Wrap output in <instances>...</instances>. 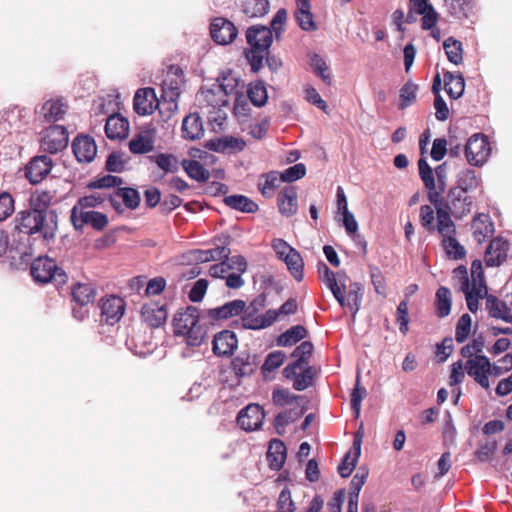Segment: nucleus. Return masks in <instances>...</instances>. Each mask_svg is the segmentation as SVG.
<instances>
[{"instance_id": "62", "label": "nucleus", "mask_w": 512, "mask_h": 512, "mask_svg": "<svg viewBox=\"0 0 512 512\" xmlns=\"http://www.w3.org/2000/svg\"><path fill=\"white\" fill-rule=\"evenodd\" d=\"M450 14L456 18L467 17L471 9V0H445Z\"/></svg>"}, {"instance_id": "16", "label": "nucleus", "mask_w": 512, "mask_h": 512, "mask_svg": "<svg viewBox=\"0 0 512 512\" xmlns=\"http://www.w3.org/2000/svg\"><path fill=\"white\" fill-rule=\"evenodd\" d=\"M204 147L217 153L236 154L245 149L246 142L242 138L228 135L210 139Z\"/></svg>"}, {"instance_id": "41", "label": "nucleus", "mask_w": 512, "mask_h": 512, "mask_svg": "<svg viewBox=\"0 0 512 512\" xmlns=\"http://www.w3.org/2000/svg\"><path fill=\"white\" fill-rule=\"evenodd\" d=\"M72 299L80 306L92 303L96 297V290L92 284L77 283L72 288Z\"/></svg>"}, {"instance_id": "26", "label": "nucleus", "mask_w": 512, "mask_h": 512, "mask_svg": "<svg viewBox=\"0 0 512 512\" xmlns=\"http://www.w3.org/2000/svg\"><path fill=\"white\" fill-rule=\"evenodd\" d=\"M246 39L251 47L269 49L273 41L272 29L263 25H253L247 29Z\"/></svg>"}, {"instance_id": "54", "label": "nucleus", "mask_w": 512, "mask_h": 512, "mask_svg": "<svg viewBox=\"0 0 512 512\" xmlns=\"http://www.w3.org/2000/svg\"><path fill=\"white\" fill-rule=\"evenodd\" d=\"M247 95L251 103L256 107L264 106L268 99L266 87L261 81L251 84L248 87Z\"/></svg>"}, {"instance_id": "50", "label": "nucleus", "mask_w": 512, "mask_h": 512, "mask_svg": "<svg viewBox=\"0 0 512 512\" xmlns=\"http://www.w3.org/2000/svg\"><path fill=\"white\" fill-rule=\"evenodd\" d=\"M292 276L297 280L301 281L303 278V260L300 253L294 249L290 254L283 260Z\"/></svg>"}, {"instance_id": "53", "label": "nucleus", "mask_w": 512, "mask_h": 512, "mask_svg": "<svg viewBox=\"0 0 512 512\" xmlns=\"http://www.w3.org/2000/svg\"><path fill=\"white\" fill-rule=\"evenodd\" d=\"M129 158L122 151H114L110 153L106 159L105 168L109 172L121 173L125 170V165Z\"/></svg>"}, {"instance_id": "5", "label": "nucleus", "mask_w": 512, "mask_h": 512, "mask_svg": "<svg viewBox=\"0 0 512 512\" xmlns=\"http://www.w3.org/2000/svg\"><path fill=\"white\" fill-rule=\"evenodd\" d=\"M471 273L474 284L471 285L468 278L465 277L461 284V290L465 294L467 307L470 312L476 313L478 310V301L482 298V287L484 286L483 271L481 263L474 261L471 265Z\"/></svg>"}, {"instance_id": "4", "label": "nucleus", "mask_w": 512, "mask_h": 512, "mask_svg": "<svg viewBox=\"0 0 512 512\" xmlns=\"http://www.w3.org/2000/svg\"><path fill=\"white\" fill-rule=\"evenodd\" d=\"M33 279L39 283L54 281L57 284H64L67 281L66 272L57 266L54 259L49 257H38L30 267Z\"/></svg>"}, {"instance_id": "35", "label": "nucleus", "mask_w": 512, "mask_h": 512, "mask_svg": "<svg viewBox=\"0 0 512 512\" xmlns=\"http://www.w3.org/2000/svg\"><path fill=\"white\" fill-rule=\"evenodd\" d=\"M181 131L182 137L186 140L199 139L204 133L200 115L196 112L187 115L183 119Z\"/></svg>"}, {"instance_id": "40", "label": "nucleus", "mask_w": 512, "mask_h": 512, "mask_svg": "<svg viewBox=\"0 0 512 512\" xmlns=\"http://www.w3.org/2000/svg\"><path fill=\"white\" fill-rule=\"evenodd\" d=\"M223 202L231 209L243 213H255L258 210V205L252 199L245 195L234 194L225 196Z\"/></svg>"}, {"instance_id": "42", "label": "nucleus", "mask_w": 512, "mask_h": 512, "mask_svg": "<svg viewBox=\"0 0 512 512\" xmlns=\"http://www.w3.org/2000/svg\"><path fill=\"white\" fill-rule=\"evenodd\" d=\"M307 330L302 325H295L281 333L277 339L276 344L280 347H288L296 344L306 337Z\"/></svg>"}, {"instance_id": "57", "label": "nucleus", "mask_w": 512, "mask_h": 512, "mask_svg": "<svg viewBox=\"0 0 512 512\" xmlns=\"http://www.w3.org/2000/svg\"><path fill=\"white\" fill-rule=\"evenodd\" d=\"M442 246L446 254L455 260L462 259L466 254L464 247L457 241L455 235L442 238Z\"/></svg>"}, {"instance_id": "58", "label": "nucleus", "mask_w": 512, "mask_h": 512, "mask_svg": "<svg viewBox=\"0 0 512 512\" xmlns=\"http://www.w3.org/2000/svg\"><path fill=\"white\" fill-rule=\"evenodd\" d=\"M201 92L205 103L214 109H220L229 104V100L220 96L214 84L208 89H203Z\"/></svg>"}, {"instance_id": "52", "label": "nucleus", "mask_w": 512, "mask_h": 512, "mask_svg": "<svg viewBox=\"0 0 512 512\" xmlns=\"http://www.w3.org/2000/svg\"><path fill=\"white\" fill-rule=\"evenodd\" d=\"M274 404L278 406L294 405L299 402L305 403L303 396L294 395L288 389H275L272 393Z\"/></svg>"}, {"instance_id": "48", "label": "nucleus", "mask_w": 512, "mask_h": 512, "mask_svg": "<svg viewBox=\"0 0 512 512\" xmlns=\"http://www.w3.org/2000/svg\"><path fill=\"white\" fill-rule=\"evenodd\" d=\"M53 197V194L49 191H36L30 197V208L41 210L42 214L44 212H56V210L49 208Z\"/></svg>"}, {"instance_id": "39", "label": "nucleus", "mask_w": 512, "mask_h": 512, "mask_svg": "<svg viewBox=\"0 0 512 512\" xmlns=\"http://www.w3.org/2000/svg\"><path fill=\"white\" fill-rule=\"evenodd\" d=\"M451 211L445 207L438 208L436 212L435 231H437L442 238L456 235V226L451 219Z\"/></svg>"}, {"instance_id": "51", "label": "nucleus", "mask_w": 512, "mask_h": 512, "mask_svg": "<svg viewBox=\"0 0 512 512\" xmlns=\"http://www.w3.org/2000/svg\"><path fill=\"white\" fill-rule=\"evenodd\" d=\"M269 0H246L243 11L248 17H262L269 11Z\"/></svg>"}, {"instance_id": "36", "label": "nucleus", "mask_w": 512, "mask_h": 512, "mask_svg": "<svg viewBox=\"0 0 512 512\" xmlns=\"http://www.w3.org/2000/svg\"><path fill=\"white\" fill-rule=\"evenodd\" d=\"M279 212L284 216H292L297 211V192L292 186L285 187L277 198Z\"/></svg>"}, {"instance_id": "23", "label": "nucleus", "mask_w": 512, "mask_h": 512, "mask_svg": "<svg viewBox=\"0 0 512 512\" xmlns=\"http://www.w3.org/2000/svg\"><path fill=\"white\" fill-rule=\"evenodd\" d=\"M361 444H362V433L358 431L353 440V445L350 450L345 454L342 461L338 465V473L342 478H347L351 475L352 471L355 469L358 459L361 454Z\"/></svg>"}, {"instance_id": "21", "label": "nucleus", "mask_w": 512, "mask_h": 512, "mask_svg": "<svg viewBox=\"0 0 512 512\" xmlns=\"http://www.w3.org/2000/svg\"><path fill=\"white\" fill-rule=\"evenodd\" d=\"M312 352L313 344L311 342L303 341L298 345L290 355L292 362L283 369V376H294L295 371L301 366H309L308 360L311 357Z\"/></svg>"}, {"instance_id": "30", "label": "nucleus", "mask_w": 512, "mask_h": 512, "mask_svg": "<svg viewBox=\"0 0 512 512\" xmlns=\"http://www.w3.org/2000/svg\"><path fill=\"white\" fill-rule=\"evenodd\" d=\"M225 240H230V237L226 236ZM226 244H228V242L224 241L222 246H218L213 249L191 250L189 251L190 259L200 263L222 260L224 257H227V255L230 254V249L226 246Z\"/></svg>"}, {"instance_id": "59", "label": "nucleus", "mask_w": 512, "mask_h": 512, "mask_svg": "<svg viewBox=\"0 0 512 512\" xmlns=\"http://www.w3.org/2000/svg\"><path fill=\"white\" fill-rule=\"evenodd\" d=\"M366 388L360 386V373H357L355 386L351 392V409L356 417H359L362 400L366 397Z\"/></svg>"}, {"instance_id": "31", "label": "nucleus", "mask_w": 512, "mask_h": 512, "mask_svg": "<svg viewBox=\"0 0 512 512\" xmlns=\"http://www.w3.org/2000/svg\"><path fill=\"white\" fill-rule=\"evenodd\" d=\"M482 180L480 176H478L475 170L470 168H465L457 174L456 177V185L452 188L457 190H462L466 193H470L474 195V192L481 188Z\"/></svg>"}, {"instance_id": "10", "label": "nucleus", "mask_w": 512, "mask_h": 512, "mask_svg": "<svg viewBox=\"0 0 512 512\" xmlns=\"http://www.w3.org/2000/svg\"><path fill=\"white\" fill-rule=\"evenodd\" d=\"M465 364L466 373L483 389L490 388L487 370L490 367V360L485 355H476L471 359H467Z\"/></svg>"}, {"instance_id": "49", "label": "nucleus", "mask_w": 512, "mask_h": 512, "mask_svg": "<svg viewBox=\"0 0 512 512\" xmlns=\"http://www.w3.org/2000/svg\"><path fill=\"white\" fill-rule=\"evenodd\" d=\"M443 48L445 50L448 60L451 63H453L455 65H459L462 63L463 48H462V43L460 41L456 40L453 37H448L443 42Z\"/></svg>"}, {"instance_id": "38", "label": "nucleus", "mask_w": 512, "mask_h": 512, "mask_svg": "<svg viewBox=\"0 0 512 512\" xmlns=\"http://www.w3.org/2000/svg\"><path fill=\"white\" fill-rule=\"evenodd\" d=\"M444 89L451 99L460 98L465 89V80L461 73H444Z\"/></svg>"}, {"instance_id": "13", "label": "nucleus", "mask_w": 512, "mask_h": 512, "mask_svg": "<svg viewBox=\"0 0 512 512\" xmlns=\"http://www.w3.org/2000/svg\"><path fill=\"white\" fill-rule=\"evenodd\" d=\"M265 413L258 404H249L240 410L237 416L238 425L245 431H254L262 426Z\"/></svg>"}, {"instance_id": "44", "label": "nucleus", "mask_w": 512, "mask_h": 512, "mask_svg": "<svg viewBox=\"0 0 512 512\" xmlns=\"http://www.w3.org/2000/svg\"><path fill=\"white\" fill-rule=\"evenodd\" d=\"M314 374L310 366H301L295 371L294 376L285 377L293 381V388L298 391L305 390L312 384Z\"/></svg>"}, {"instance_id": "25", "label": "nucleus", "mask_w": 512, "mask_h": 512, "mask_svg": "<svg viewBox=\"0 0 512 512\" xmlns=\"http://www.w3.org/2000/svg\"><path fill=\"white\" fill-rule=\"evenodd\" d=\"M311 8L310 0H296L294 18L303 31L310 32L318 29Z\"/></svg>"}, {"instance_id": "47", "label": "nucleus", "mask_w": 512, "mask_h": 512, "mask_svg": "<svg viewBox=\"0 0 512 512\" xmlns=\"http://www.w3.org/2000/svg\"><path fill=\"white\" fill-rule=\"evenodd\" d=\"M369 475V470L366 466H360L357 469V472L353 476L351 483H350V490H349V497L348 500H359V494L360 491L365 484L367 478Z\"/></svg>"}, {"instance_id": "6", "label": "nucleus", "mask_w": 512, "mask_h": 512, "mask_svg": "<svg viewBox=\"0 0 512 512\" xmlns=\"http://www.w3.org/2000/svg\"><path fill=\"white\" fill-rule=\"evenodd\" d=\"M464 151L467 162L470 165L477 167L483 166L491 153L488 137L479 133L472 135L469 137Z\"/></svg>"}, {"instance_id": "19", "label": "nucleus", "mask_w": 512, "mask_h": 512, "mask_svg": "<svg viewBox=\"0 0 512 512\" xmlns=\"http://www.w3.org/2000/svg\"><path fill=\"white\" fill-rule=\"evenodd\" d=\"M246 308V302L241 299H235L224 303L221 306L210 308L206 311V316L211 321H224L236 316H242Z\"/></svg>"}, {"instance_id": "63", "label": "nucleus", "mask_w": 512, "mask_h": 512, "mask_svg": "<svg viewBox=\"0 0 512 512\" xmlns=\"http://www.w3.org/2000/svg\"><path fill=\"white\" fill-rule=\"evenodd\" d=\"M105 200V195L101 193L86 195L80 197L72 208H77V211H86L85 209L87 208H94L101 205Z\"/></svg>"}, {"instance_id": "20", "label": "nucleus", "mask_w": 512, "mask_h": 512, "mask_svg": "<svg viewBox=\"0 0 512 512\" xmlns=\"http://www.w3.org/2000/svg\"><path fill=\"white\" fill-rule=\"evenodd\" d=\"M260 363L257 354H251L247 351L240 352L231 361V368L238 378L251 376Z\"/></svg>"}, {"instance_id": "29", "label": "nucleus", "mask_w": 512, "mask_h": 512, "mask_svg": "<svg viewBox=\"0 0 512 512\" xmlns=\"http://www.w3.org/2000/svg\"><path fill=\"white\" fill-rule=\"evenodd\" d=\"M128 120L116 113L109 116L105 124V133L110 140L125 139L128 136Z\"/></svg>"}, {"instance_id": "45", "label": "nucleus", "mask_w": 512, "mask_h": 512, "mask_svg": "<svg viewBox=\"0 0 512 512\" xmlns=\"http://www.w3.org/2000/svg\"><path fill=\"white\" fill-rule=\"evenodd\" d=\"M181 165L187 175L198 182H206L210 178L209 171L197 160L184 159L182 160Z\"/></svg>"}, {"instance_id": "14", "label": "nucleus", "mask_w": 512, "mask_h": 512, "mask_svg": "<svg viewBox=\"0 0 512 512\" xmlns=\"http://www.w3.org/2000/svg\"><path fill=\"white\" fill-rule=\"evenodd\" d=\"M278 318L274 309H268L261 315L242 314L239 321L234 324L245 330H261L270 327Z\"/></svg>"}, {"instance_id": "1", "label": "nucleus", "mask_w": 512, "mask_h": 512, "mask_svg": "<svg viewBox=\"0 0 512 512\" xmlns=\"http://www.w3.org/2000/svg\"><path fill=\"white\" fill-rule=\"evenodd\" d=\"M326 287L330 290L342 309L351 313L355 318L360 310L364 295V287L360 282L352 281L344 272H333L323 262Z\"/></svg>"}, {"instance_id": "34", "label": "nucleus", "mask_w": 512, "mask_h": 512, "mask_svg": "<svg viewBox=\"0 0 512 512\" xmlns=\"http://www.w3.org/2000/svg\"><path fill=\"white\" fill-rule=\"evenodd\" d=\"M486 309L489 316L506 323L512 322V310L508 305L494 295L486 296Z\"/></svg>"}, {"instance_id": "3", "label": "nucleus", "mask_w": 512, "mask_h": 512, "mask_svg": "<svg viewBox=\"0 0 512 512\" xmlns=\"http://www.w3.org/2000/svg\"><path fill=\"white\" fill-rule=\"evenodd\" d=\"M200 313L195 306L180 308L173 317L174 334L184 336L187 345L200 346L206 336V330L199 324Z\"/></svg>"}, {"instance_id": "61", "label": "nucleus", "mask_w": 512, "mask_h": 512, "mask_svg": "<svg viewBox=\"0 0 512 512\" xmlns=\"http://www.w3.org/2000/svg\"><path fill=\"white\" fill-rule=\"evenodd\" d=\"M418 86L412 81L406 82L400 89L399 108L405 109L410 106L416 99Z\"/></svg>"}, {"instance_id": "27", "label": "nucleus", "mask_w": 512, "mask_h": 512, "mask_svg": "<svg viewBox=\"0 0 512 512\" xmlns=\"http://www.w3.org/2000/svg\"><path fill=\"white\" fill-rule=\"evenodd\" d=\"M141 316L148 326L158 328L167 320L166 306L156 302L146 303L142 306Z\"/></svg>"}, {"instance_id": "18", "label": "nucleus", "mask_w": 512, "mask_h": 512, "mask_svg": "<svg viewBox=\"0 0 512 512\" xmlns=\"http://www.w3.org/2000/svg\"><path fill=\"white\" fill-rule=\"evenodd\" d=\"M158 105L159 101L153 88L146 87L136 91L133 99V108L138 115H151Z\"/></svg>"}, {"instance_id": "55", "label": "nucleus", "mask_w": 512, "mask_h": 512, "mask_svg": "<svg viewBox=\"0 0 512 512\" xmlns=\"http://www.w3.org/2000/svg\"><path fill=\"white\" fill-rule=\"evenodd\" d=\"M268 49L251 47L245 50V57L251 67V71L257 73L263 67V61Z\"/></svg>"}, {"instance_id": "56", "label": "nucleus", "mask_w": 512, "mask_h": 512, "mask_svg": "<svg viewBox=\"0 0 512 512\" xmlns=\"http://www.w3.org/2000/svg\"><path fill=\"white\" fill-rule=\"evenodd\" d=\"M116 196L121 198L125 206L131 210L136 209L141 201L139 192L130 187H119L116 191Z\"/></svg>"}, {"instance_id": "28", "label": "nucleus", "mask_w": 512, "mask_h": 512, "mask_svg": "<svg viewBox=\"0 0 512 512\" xmlns=\"http://www.w3.org/2000/svg\"><path fill=\"white\" fill-rule=\"evenodd\" d=\"M473 237L481 244L494 234V224L488 214L479 213L472 220Z\"/></svg>"}, {"instance_id": "11", "label": "nucleus", "mask_w": 512, "mask_h": 512, "mask_svg": "<svg viewBox=\"0 0 512 512\" xmlns=\"http://www.w3.org/2000/svg\"><path fill=\"white\" fill-rule=\"evenodd\" d=\"M236 26L228 19L216 17L210 24V35L213 41L219 45L232 43L237 37Z\"/></svg>"}, {"instance_id": "12", "label": "nucleus", "mask_w": 512, "mask_h": 512, "mask_svg": "<svg viewBox=\"0 0 512 512\" xmlns=\"http://www.w3.org/2000/svg\"><path fill=\"white\" fill-rule=\"evenodd\" d=\"M125 301L118 296L111 295L101 300V321L114 325L120 321L125 312Z\"/></svg>"}, {"instance_id": "17", "label": "nucleus", "mask_w": 512, "mask_h": 512, "mask_svg": "<svg viewBox=\"0 0 512 512\" xmlns=\"http://www.w3.org/2000/svg\"><path fill=\"white\" fill-rule=\"evenodd\" d=\"M238 347V338L231 330H222L214 335L212 351L218 357H230Z\"/></svg>"}, {"instance_id": "9", "label": "nucleus", "mask_w": 512, "mask_h": 512, "mask_svg": "<svg viewBox=\"0 0 512 512\" xmlns=\"http://www.w3.org/2000/svg\"><path fill=\"white\" fill-rule=\"evenodd\" d=\"M474 198L473 194L451 187L447 193L446 208L456 219H462L472 211Z\"/></svg>"}, {"instance_id": "46", "label": "nucleus", "mask_w": 512, "mask_h": 512, "mask_svg": "<svg viewBox=\"0 0 512 512\" xmlns=\"http://www.w3.org/2000/svg\"><path fill=\"white\" fill-rule=\"evenodd\" d=\"M149 160L155 163L164 173H175L179 169V162L175 155L169 153H160L151 155Z\"/></svg>"}, {"instance_id": "60", "label": "nucleus", "mask_w": 512, "mask_h": 512, "mask_svg": "<svg viewBox=\"0 0 512 512\" xmlns=\"http://www.w3.org/2000/svg\"><path fill=\"white\" fill-rule=\"evenodd\" d=\"M214 85L218 93H220V96L222 98L224 97L225 99H228L229 95H232L234 92H236L237 80L231 75V73H229L227 76L218 78Z\"/></svg>"}, {"instance_id": "37", "label": "nucleus", "mask_w": 512, "mask_h": 512, "mask_svg": "<svg viewBox=\"0 0 512 512\" xmlns=\"http://www.w3.org/2000/svg\"><path fill=\"white\" fill-rule=\"evenodd\" d=\"M67 110V103L63 98L47 100L41 107L40 113L47 122L60 120Z\"/></svg>"}, {"instance_id": "33", "label": "nucleus", "mask_w": 512, "mask_h": 512, "mask_svg": "<svg viewBox=\"0 0 512 512\" xmlns=\"http://www.w3.org/2000/svg\"><path fill=\"white\" fill-rule=\"evenodd\" d=\"M154 129H147L136 134L129 141V150L133 154H145L154 148Z\"/></svg>"}, {"instance_id": "7", "label": "nucleus", "mask_w": 512, "mask_h": 512, "mask_svg": "<svg viewBox=\"0 0 512 512\" xmlns=\"http://www.w3.org/2000/svg\"><path fill=\"white\" fill-rule=\"evenodd\" d=\"M68 141V132L64 126L51 125L44 131L40 149L49 154H57L67 147Z\"/></svg>"}, {"instance_id": "43", "label": "nucleus", "mask_w": 512, "mask_h": 512, "mask_svg": "<svg viewBox=\"0 0 512 512\" xmlns=\"http://www.w3.org/2000/svg\"><path fill=\"white\" fill-rule=\"evenodd\" d=\"M451 292L445 286H440L436 291V314L439 318H444L450 314L451 311Z\"/></svg>"}, {"instance_id": "24", "label": "nucleus", "mask_w": 512, "mask_h": 512, "mask_svg": "<svg viewBox=\"0 0 512 512\" xmlns=\"http://www.w3.org/2000/svg\"><path fill=\"white\" fill-rule=\"evenodd\" d=\"M509 243L501 237H497L490 241L485 251V263L487 266H500L507 257Z\"/></svg>"}, {"instance_id": "32", "label": "nucleus", "mask_w": 512, "mask_h": 512, "mask_svg": "<svg viewBox=\"0 0 512 512\" xmlns=\"http://www.w3.org/2000/svg\"><path fill=\"white\" fill-rule=\"evenodd\" d=\"M286 456L287 449L284 442L279 439L271 440L266 454L269 467L275 471L280 470L285 463Z\"/></svg>"}, {"instance_id": "22", "label": "nucleus", "mask_w": 512, "mask_h": 512, "mask_svg": "<svg viewBox=\"0 0 512 512\" xmlns=\"http://www.w3.org/2000/svg\"><path fill=\"white\" fill-rule=\"evenodd\" d=\"M72 150L78 162L90 163L97 153L94 139L89 135H79L72 142Z\"/></svg>"}, {"instance_id": "15", "label": "nucleus", "mask_w": 512, "mask_h": 512, "mask_svg": "<svg viewBox=\"0 0 512 512\" xmlns=\"http://www.w3.org/2000/svg\"><path fill=\"white\" fill-rule=\"evenodd\" d=\"M52 160L47 155L33 157L25 167V176L32 184L41 182L51 171Z\"/></svg>"}, {"instance_id": "8", "label": "nucleus", "mask_w": 512, "mask_h": 512, "mask_svg": "<svg viewBox=\"0 0 512 512\" xmlns=\"http://www.w3.org/2000/svg\"><path fill=\"white\" fill-rule=\"evenodd\" d=\"M70 220L75 230L81 231L84 225H90L97 231H103L108 225V217L98 211H77V208L71 209Z\"/></svg>"}, {"instance_id": "2", "label": "nucleus", "mask_w": 512, "mask_h": 512, "mask_svg": "<svg viewBox=\"0 0 512 512\" xmlns=\"http://www.w3.org/2000/svg\"><path fill=\"white\" fill-rule=\"evenodd\" d=\"M15 230L18 233L32 236L38 234L43 241L54 240L58 230L57 212L41 213V210L28 208L17 213L15 219Z\"/></svg>"}, {"instance_id": "64", "label": "nucleus", "mask_w": 512, "mask_h": 512, "mask_svg": "<svg viewBox=\"0 0 512 512\" xmlns=\"http://www.w3.org/2000/svg\"><path fill=\"white\" fill-rule=\"evenodd\" d=\"M285 354L282 351H273L269 353L261 367L262 373L265 375L266 372H272L279 368L284 360Z\"/></svg>"}]
</instances>
